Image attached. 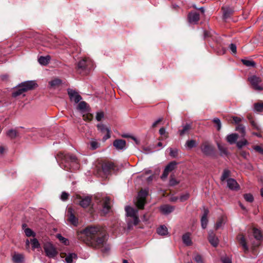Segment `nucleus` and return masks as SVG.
I'll use <instances>...</instances> for the list:
<instances>
[{"label": "nucleus", "mask_w": 263, "mask_h": 263, "mask_svg": "<svg viewBox=\"0 0 263 263\" xmlns=\"http://www.w3.org/2000/svg\"><path fill=\"white\" fill-rule=\"evenodd\" d=\"M77 239L88 246L97 249H101L103 252L110 250L106 244L107 239L105 230L100 226H90L77 233Z\"/></svg>", "instance_id": "nucleus-1"}, {"label": "nucleus", "mask_w": 263, "mask_h": 263, "mask_svg": "<svg viewBox=\"0 0 263 263\" xmlns=\"http://www.w3.org/2000/svg\"><path fill=\"white\" fill-rule=\"evenodd\" d=\"M36 85V84L33 81H28L23 82L16 86L13 90L12 96L14 98L21 95H23V96H24L25 92L28 90L32 89Z\"/></svg>", "instance_id": "nucleus-2"}, {"label": "nucleus", "mask_w": 263, "mask_h": 263, "mask_svg": "<svg viewBox=\"0 0 263 263\" xmlns=\"http://www.w3.org/2000/svg\"><path fill=\"white\" fill-rule=\"evenodd\" d=\"M93 63L88 58H84L79 61L77 66V71L81 74H87L93 69Z\"/></svg>", "instance_id": "nucleus-3"}, {"label": "nucleus", "mask_w": 263, "mask_h": 263, "mask_svg": "<svg viewBox=\"0 0 263 263\" xmlns=\"http://www.w3.org/2000/svg\"><path fill=\"white\" fill-rule=\"evenodd\" d=\"M98 205L101 215L105 216L111 212L110 199L108 197L103 198Z\"/></svg>", "instance_id": "nucleus-4"}, {"label": "nucleus", "mask_w": 263, "mask_h": 263, "mask_svg": "<svg viewBox=\"0 0 263 263\" xmlns=\"http://www.w3.org/2000/svg\"><path fill=\"white\" fill-rule=\"evenodd\" d=\"M148 195L147 190H141L138 193L136 205L140 209H143L145 203L146 198Z\"/></svg>", "instance_id": "nucleus-5"}, {"label": "nucleus", "mask_w": 263, "mask_h": 263, "mask_svg": "<svg viewBox=\"0 0 263 263\" xmlns=\"http://www.w3.org/2000/svg\"><path fill=\"white\" fill-rule=\"evenodd\" d=\"M101 168L102 172L104 175H108L111 171L116 170V166L111 161L103 162L100 167Z\"/></svg>", "instance_id": "nucleus-6"}, {"label": "nucleus", "mask_w": 263, "mask_h": 263, "mask_svg": "<svg viewBox=\"0 0 263 263\" xmlns=\"http://www.w3.org/2000/svg\"><path fill=\"white\" fill-rule=\"evenodd\" d=\"M44 249L46 256L49 258H54L58 254L56 249L50 242L45 243L44 245Z\"/></svg>", "instance_id": "nucleus-7"}, {"label": "nucleus", "mask_w": 263, "mask_h": 263, "mask_svg": "<svg viewBox=\"0 0 263 263\" xmlns=\"http://www.w3.org/2000/svg\"><path fill=\"white\" fill-rule=\"evenodd\" d=\"M200 149L203 154L206 156H211L214 153L213 146L208 141H205L201 144Z\"/></svg>", "instance_id": "nucleus-8"}, {"label": "nucleus", "mask_w": 263, "mask_h": 263, "mask_svg": "<svg viewBox=\"0 0 263 263\" xmlns=\"http://www.w3.org/2000/svg\"><path fill=\"white\" fill-rule=\"evenodd\" d=\"M248 79L255 90L258 91L263 90V86L260 85V83L261 82V78L256 76H252L249 78Z\"/></svg>", "instance_id": "nucleus-9"}, {"label": "nucleus", "mask_w": 263, "mask_h": 263, "mask_svg": "<svg viewBox=\"0 0 263 263\" xmlns=\"http://www.w3.org/2000/svg\"><path fill=\"white\" fill-rule=\"evenodd\" d=\"M63 161L78 164V159L76 156L70 154H64L60 153L58 155Z\"/></svg>", "instance_id": "nucleus-10"}, {"label": "nucleus", "mask_w": 263, "mask_h": 263, "mask_svg": "<svg viewBox=\"0 0 263 263\" xmlns=\"http://www.w3.org/2000/svg\"><path fill=\"white\" fill-rule=\"evenodd\" d=\"M67 216H68V220L74 226H77L78 224V219L74 214L73 209L69 207L67 209Z\"/></svg>", "instance_id": "nucleus-11"}, {"label": "nucleus", "mask_w": 263, "mask_h": 263, "mask_svg": "<svg viewBox=\"0 0 263 263\" xmlns=\"http://www.w3.org/2000/svg\"><path fill=\"white\" fill-rule=\"evenodd\" d=\"M98 129L102 133L105 134L103 137L104 140H106L110 137V130L105 125L103 124H98L97 125Z\"/></svg>", "instance_id": "nucleus-12"}, {"label": "nucleus", "mask_w": 263, "mask_h": 263, "mask_svg": "<svg viewBox=\"0 0 263 263\" xmlns=\"http://www.w3.org/2000/svg\"><path fill=\"white\" fill-rule=\"evenodd\" d=\"M187 19L190 23L196 24L200 19L199 14L195 11H191L187 15Z\"/></svg>", "instance_id": "nucleus-13"}, {"label": "nucleus", "mask_w": 263, "mask_h": 263, "mask_svg": "<svg viewBox=\"0 0 263 263\" xmlns=\"http://www.w3.org/2000/svg\"><path fill=\"white\" fill-rule=\"evenodd\" d=\"M67 91L70 100L74 101L76 103H78L82 99L81 96L75 90L68 89Z\"/></svg>", "instance_id": "nucleus-14"}, {"label": "nucleus", "mask_w": 263, "mask_h": 263, "mask_svg": "<svg viewBox=\"0 0 263 263\" xmlns=\"http://www.w3.org/2000/svg\"><path fill=\"white\" fill-rule=\"evenodd\" d=\"M237 239L239 244L242 246V249L245 253L249 251V247L247 245L246 239L243 235L240 234L237 236Z\"/></svg>", "instance_id": "nucleus-15"}, {"label": "nucleus", "mask_w": 263, "mask_h": 263, "mask_svg": "<svg viewBox=\"0 0 263 263\" xmlns=\"http://www.w3.org/2000/svg\"><path fill=\"white\" fill-rule=\"evenodd\" d=\"M79 198L80 199L79 204L82 208H86L90 205L92 200L90 196H86L83 198L79 196Z\"/></svg>", "instance_id": "nucleus-16"}, {"label": "nucleus", "mask_w": 263, "mask_h": 263, "mask_svg": "<svg viewBox=\"0 0 263 263\" xmlns=\"http://www.w3.org/2000/svg\"><path fill=\"white\" fill-rule=\"evenodd\" d=\"M208 239L210 243L213 247H216L218 246L219 243V240L218 238L216 236L214 232L212 231H210L209 232Z\"/></svg>", "instance_id": "nucleus-17"}, {"label": "nucleus", "mask_w": 263, "mask_h": 263, "mask_svg": "<svg viewBox=\"0 0 263 263\" xmlns=\"http://www.w3.org/2000/svg\"><path fill=\"white\" fill-rule=\"evenodd\" d=\"M227 186L232 190H238L239 189V185L237 181L233 178H229L227 180Z\"/></svg>", "instance_id": "nucleus-18"}, {"label": "nucleus", "mask_w": 263, "mask_h": 263, "mask_svg": "<svg viewBox=\"0 0 263 263\" xmlns=\"http://www.w3.org/2000/svg\"><path fill=\"white\" fill-rule=\"evenodd\" d=\"M222 10L223 11V18L224 20L230 17L234 12V10L229 7H222Z\"/></svg>", "instance_id": "nucleus-19"}, {"label": "nucleus", "mask_w": 263, "mask_h": 263, "mask_svg": "<svg viewBox=\"0 0 263 263\" xmlns=\"http://www.w3.org/2000/svg\"><path fill=\"white\" fill-rule=\"evenodd\" d=\"M113 145L118 149H123L125 147L126 142L122 139L115 140Z\"/></svg>", "instance_id": "nucleus-20"}, {"label": "nucleus", "mask_w": 263, "mask_h": 263, "mask_svg": "<svg viewBox=\"0 0 263 263\" xmlns=\"http://www.w3.org/2000/svg\"><path fill=\"white\" fill-rule=\"evenodd\" d=\"M78 258L77 255L74 253H69L65 255V261L67 263H73V260Z\"/></svg>", "instance_id": "nucleus-21"}, {"label": "nucleus", "mask_w": 263, "mask_h": 263, "mask_svg": "<svg viewBox=\"0 0 263 263\" xmlns=\"http://www.w3.org/2000/svg\"><path fill=\"white\" fill-rule=\"evenodd\" d=\"M174 210V207L168 204L163 205L160 207V211L164 214H168L172 212Z\"/></svg>", "instance_id": "nucleus-22"}, {"label": "nucleus", "mask_w": 263, "mask_h": 263, "mask_svg": "<svg viewBox=\"0 0 263 263\" xmlns=\"http://www.w3.org/2000/svg\"><path fill=\"white\" fill-rule=\"evenodd\" d=\"M192 129V125L190 124H186L182 126V129L179 130L178 133L180 136H183L185 134L189 133V131Z\"/></svg>", "instance_id": "nucleus-23"}, {"label": "nucleus", "mask_w": 263, "mask_h": 263, "mask_svg": "<svg viewBox=\"0 0 263 263\" xmlns=\"http://www.w3.org/2000/svg\"><path fill=\"white\" fill-rule=\"evenodd\" d=\"M125 210L127 216L132 217L138 215V210H135L129 206H126Z\"/></svg>", "instance_id": "nucleus-24"}, {"label": "nucleus", "mask_w": 263, "mask_h": 263, "mask_svg": "<svg viewBox=\"0 0 263 263\" xmlns=\"http://www.w3.org/2000/svg\"><path fill=\"white\" fill-rule=\"evenodd\" d=\"M238 138V135L237 134H232L228 135L226 139L228 142H229L230 144H232L235 143L236 140H237Z\"/></svg>", "instance_id": "nucleus-25"}, {"label": "nucleus", "mask_w": 263, "mask_h": 263, "mask_svg": "<svg viewBox=\"0 0 263 263\" xmlns=\"http://www.w3.org/2000/svg\"><path fill=\"white\" fill-rule=\"evenodd\" d=\"M191 234L186 233L182 236L183 242L186 246H189L192 244V241L191 239Z\"/></svg>", "instance_id": "nucleus-26"}, {"label": "nucleus", "mask_w": 263, "mask_h": 263, "mask_svg": "<svg viewBox=\"0 0 263 263\" xmlns=\"http://www.w3.org/2000/svg\"><path fill=\"white\" fill-rule=\"evenodd\" d=\"M157 233L161 236H166L168 235V230L164 225L160 226L157 230Z\"/></svg>", "instance_id": "nucleus-27"}, {"label": "nucleus", "mask_w": 263, "mask_h": 263, "mask_svg": "<svg viewBox=\"0 0 263 263\" xmlns=\"http://www.w3.org/2000/svg\"><path fill=\"white\" fill-rule=\"evenodd\" d=\"M24 256L22 254H14L12 256V260L14 263H21L24 261Z\"/></svg>", "instance_id": "nucleus-28"}, {"label": "nucleus", "mask_w": 263, "mask_h": 263, "mask_svg": "<svg viewBox=\"0 0 263 263\" xmlns=\"http://www.w3.org/2000/svg\"><path fill=\"white\" fill-rule=\"evenodd\" d=\"M253 233L254 238L258 241H260L262 239V235L260 230L254 228L253 229Z\"/></svg>", "instance_id": "nucleus-29"}, {"label": "nucleus", "mask_w": 263, "mask_h": 263, "mask_svg": "<svg viewBox=\"0 0 263 263\" xmlns=\"http://www.w3.org/2000/svg\"><path fill=\"white\" fill-rule=\"evenodd\" d=\"M88 106L87 104L84 102H80L77 106V109L82 112H85L88 110Z\"/></svg>", "instance_id": "nucleus-30"}, {"label": "nucleus", "mask_w": 263, "mask_h": 263, "mask_svg": "<svg viewBox=\"0 0 263 263\" xmlns=\"http://www.w3.org/2000/svg\"><path fill=\"white\" fill-rule=\"evenodd\" d=\"M50 60V57H43L41 56L38 59V62L39 63L43 65H46L49 63Z\"/></svg>", "instance_id": "nucleus-31"}, {"label": "nucleus", "mask_w": 263, "mask_h": 263, "mask_svg": "<svg viewBox=\"0 0 263 263\" xmlns=\"http://www.w3.org/2000/svg\"><path fill=\"white\" fill-rule=\"evenodd\" d=\"M235 130L236 131L239 132L240 134H241V137H243L246 135V130L245 126L242 124H238L237 125V126L235 128Z\"/></svg>", "instance_id": "nucleus-32"}, {"label": "nucleus", "mask_w": 263, "mask_h": 263, "mask_svg": "<svg viewBox=\"0 0 263 263\" xmlns=\"http://www.w3.org/2000/svg\"><path fill=\"white\" fill-rule=\"evenodd\" d=\"M7 136L10 139H13L18 136V133L15 129H10L7 132Z\"/></svg>", "instance_id": "nucleus-33"}, {"label": "nucleus", "mask_w": 263, "mask_h": 263, "mask_svg": "<svg viewBox=\"0 0 263 263\" xmlns=\"http://www.w3.org/2000/svg\"><path fill=\"white\" fill-rule=\"evenodd\" d=\"M177 164V163L175 161H172L170 162L165 167V169H166L167 171H168L170 172H172L175 168L176 167V165Z\"/></svg>", "instance_id": "nucleus-34"}, {"label": "nucleus", "mask_w": 263, "mask_h": 263, "mask_svg": "<svg viewBox=\"0 0 263 263\" xmlns=\"http://www.w3.org/2000/svg\"><path fill=\"white\" fill-rule=\"evenodd\" d=\"M197 144L195 140H189L186 141L185 146H186L189 149H191L193 147H195L197 146Z\"/></svg>", "instance_id": "nucleus-35"}, {"label": "nucleus", "mask_w": 263, "mask_h": 263, "mask_svg": "<svg viewBox=\"0 0 263 263\" xmlns=\"http://www.w3.org/2000/svg\"><path fill=\"white\" fill-rule=\"evenodd\" d=\"M241 62L243 65L247 67H255L256 65V63L253 60L242 59Z\"/></svg>", "instance_id": "nucleus-36"}, {"label": "nucleus", "mask_w": 263, "mask_h": 263, "mask_svg": "<svg viewBox=\"0 0 263 263\" xmlns=\"http://www.w3.org/2000/svg\"><path fill=\"white\" fill-rule=\"evenodd\" d=\"M49 85L52 87H58L62 83V81L59 79H55L49 82Z\"/></svg>", "instance_id": "nucleus-37"}, {"label": "nucleus", "mask_w": 263, "mask_h": 263, "mask_svg": "<svg viewBox=\"0 0 263 263\" xmlns=\"http://www.w3.org/2000/svg\"><path fill=\"white\" fill-rule=\"evenodd\" d=\"M254 109L257 112L263 111V103H256L254 104Z\"/></svg>", "instance_id": "nucleus-38"}, {"label": "nucleus", "mask_w": 263, "mask_h": 263, "mask_svg": "<svg viewBox=\"0 0 263 263\" xmlns=\"http://www.w3.org/2000/svg\"><path fill=\"white\" fill-rule=\"evenodd\" d=\"M57 237L59 239V240L63 244L65 245H69V240L63 237L61 234H58L57 235Z\"/></svg>", "instance_id": "nucleus-39"}, {"label": "nucleus", "mask_w": 263, "mask_h": 263, "mask_svg": "<svg viewBox=\"0 0 263 263\" xmlns=\"http://www.w3.org/2000/svg\"><path fill=\"white\" fill-rule=\"evenodd\" d=\"M217 146L218 148V149L219 150L220 152L221 155H227L228 154V151L226 147L222 146V145L220 144H217Z\"/></svg>", "instance_id": "nucleus-40"}, {"label": "nucleus", "mask_w": 263, "mask_h": 263, "mask_svg": "<svg viewBox=\"0 0 263 263\" xmlns=\"http://www.w3.org/2000/svg\"><path fill=\"white\" fill-rule=\"evenodd\" d=\"M230 174V172L228 170H224L223 172V173L221 176L220 179L221 181H223L227 178H228Z\"/></svg>", "instance_id": "nucleus-41"}, {"label": "nucleus", "mask_w": 263, "mask_h": 263, "mask_svg": "<svg viewBox=\"0 0 263 263\" xmlns=\"http://www.w3.org/2000/svg\"><path fill=\"white\" fill-rule=\"evenodd\" d=\"M213 122L215 124L217 130H220L221 127V123L220 119L218 118H215L213 119Z\"/></svg>", "instance_id": "nucleus-42"}, {"label": "nucleus", "mask_w": 263, "mask_h": 263, "mask_svg": "<svg viewBox=\"0 0 263 263\" xmlns=\"http://www.w3.org/2000/svg\"><path fill=\"white\" fill-rule=\"evenodd\" d=\"M24 232L25 233L27 237L33 236L34 237L35 236V233L30 228H26L25 229Z\"/></svg>", "instance_id": "nucleus-43"}, {"label": "nucleus", "mask_w": 263, "mask_h": 263, "mask_svg": "<svg viewBox=\"0 0 263 263\" xmlns=\"http://www.w3.org/2000/svg\"><path fill=\"white\" fill-rule=\"evenodd\" d=\"M243 197L246 201L249 202H252L254 200V197L251 194H245L243 195Z\"/></svg>", "instance_id": "nucleus-44"}, {"label": "nucleus", "mask_w": 263, "mask_h": 263, "mask_svg": "<svg viewBox=\"0 0 263 263\" xmlns=\"http://www.w3.org/2000/svg\"><path fill=\"white\" fill-rule=\"evenodd\" d=\"M31 242L32 243V247L33 249L40 248V245L36 238H33L31 239Z\"/></svg>", "instance_id": "nucleus-45"}, {"label": "nucleus", "mask_w": 263, "mask_h": 263, "mask_svg": "<svg viewBox=\"0 0 263 263\" xmlns=\"http://www.w3.org/2000/svg\"><path fill=\"white\" fill-rule=\"evenodd\" d=\"M208 223V217H204L202 216V217L201 218V227L203 229H205L206 228Z\"/></svg>", "instance_id": "nucleus-46"}, {"label": "nucleus", "mask_w": 263, "mask_h": 263, "mask_svg": "<svg viewBox=\"0 0 263 263\" xmlns=\"http://www.w3.org/2000/svg\"><path fill=\"white\" fill-rule=\"evenodd\" d=\"M194 260L196 261V263H203L202 256L198 254H197L195 255Z\"/></svg>", "instance_id": "nucleus-47"}, {"label": "nucleus", "mask_w": 263, "mask_h": 263, "mask_svg": "<svg viewBox=\"0 0 263 263\" xmlns=\"http://www.w3.org/2000/svg\"><path fill=\"white\" fill-rule=\"evenodd\" d=\"M248 144V141L246 139H243L242 140L239 141L237 143V146L239 148H241L242 146L247 145Z\"/></svg>", "instance_id": "nucleus-48"}, {"label": "nucleus", "mask_w": 263, "mask_h": 263, "mask_svg": "<svg viewBox=\"0 0 263 263\" xmlns=\"http://www.w3.org/2000/svg\"><path fill=\"white\" fill-rule=\"evenodd\" d=\"M223 219L222 218H220L218 221H217L216 224H215V228L216 230H217L219 228H220L222 225L223 224Z\"/></svg>", "instance_id": "nucleus-49"}, {"label": "nucleus", "mask_w": 263, "mask_h": 263, "mask_svg": "<svg viewBox=\"0 0 263 263\" xmlns=\"http://www.w3.org/2000/svg\"><path fill=\"white\" fill-rule=\"evenodd\" d=\"M93 118V116L91 114H86L85 115H83V119L85 121H91Z\"/></svg>", "instance_id": "nucleus-50"}, {"label": "nucleus", "mask_w": 263, "mask_h": 263, "mask_svg": "<svg viewBox=\"0 0 263 263\" xmlns=\"http://www.w3.org/2000/svg\"><path fill=\"white\" fill-rule=\"evenodd\" d=\"M170 155L173 158L176 157L178 155V150L177 149L170 148Z\"/></svg>", "instance_id": "nucleus-51"}, {"label": "nucleus", "mask_w": 263, "mask_h": 263, "mask_svg": "<svg viewBox=\"0 0 263 263\" xmlns=\"http://www.w3.org/2000/svg\"><path fill=\"white\" fill-rule=\"evenodd\" d=\"M190 197V194L189 193H185L183 195H182L180 197V200L181 202H183L186 200H187Z\"/></svg>", "instance_id": "nucleus-52"}, {"label": "nucleus", "mask_w": 263, "mask_h": 263, "mask_svg": "<svg viewBox=\"0 0 263 263\" xmlns=\"http://www.w3.org/2000/svg\"><path fill=\"white\" fill-rule=\"evenodd\" d=\"M253 149L259 154L263 155V147L259 145L254 146Z\"/></svg>", "instance_id": "nucleus-53"}, {"label": "nucleus", "mask_w": 263, "mask_h": 263, "mask_svg": "<svg viewBox=\"0 0 263 263\" xmlns=\"http://www.w3.org/2000/svg\"><path fill=\"white\" fill-rule=\"evenodd\" d=\"M69 195L68 193L65 192H63L61 195V199L63 201H66L68 199Z\"/></svg>", "instance_id": "nucleus-54"}, {"label": "nucleus", "mask_w": 263, "mask_h": 263, "mask_svg": "<svg viewBox=\"0 0 263 263\" xmlns=\"http://www.w3.org/2000/svg\"><path fill=\"white\" fill-rule=\"evenodd\" d=\"M251 125L252 126V127H253L254 129L258 130V131H260L261 129L260 128V127L258 125V124L255 122L254 120H251Z\"/></svg>", "instance_id": "nucleus-55"}, {"label": "nucleus", "mask_w": 263, "mask_h": 263, "mask_svg": "<svg viewBox=\"0 0 263 263\" xmlns=\"http://www.w3.org/2000/svg\"><path fill=\"white\" fill-rule=\"evenodd\" d=\"M232 118L234 121V122L237 125L240 124V123L242 120V119L241 118L236 116H233L232 117Z\"/></svg>", "instance_id": "nucleus-56"}, {"label": "nucleus", "mask_w": 263, "mask_h": 263, "mask_svg": "<svg viewBox=\"0 0 263 263\" xmlns=\"http://www.w3.org/2000/svg\"><path fill=\"white\" fill-rule=\"evenodd\" d=\"M229 48L233 53L236 54L237 52V47L235 44L231 43L229 45Z\"/></svg>", "instance_id": "nucleus-57"}, {"label": "nucleus", "mask_w": 263, "mask_h": 263, "mask_svg": "<svg viewBox=\"0 0 263 263\" xmlns=\"http://www.w3.org/2000/svg\"><path fill=\"white\" fill-rule=\"evenodd\" d=\"M104 117V113L103 112H98L96 115V120L98 121H100Z\"/></svg>", "instance_id": "nucleus-58"}, {"label": "nucleus", "mask_w": 263, "mask_h": 263, "mask_svg": "<svg viewBox=\"0 0 263 263\" xmlns=\"http://www.w3.org/2000/svg\"><path fill=\"white\" fill-rule=\"evenodd\" d=\"M98 143L95 141H92L90 142V145L92 149H95L98 147Z\"/></svg>", "instance_id": "nucleus-59"}, {"label": "nucleus", "mask_w": 263, "mask_h": 263, "mask_svg": "<svg viewBox=\"0 0 263 263\" xmlns=\"http://www.w3.org/2000/svg\"><path fill=\"white\" fill-rule=\"evenodd\" d=\"M179 183V182L177 181L175 178L171 177L169 184L171 186H175Z\"/></svg>", "instance_id": "nucleus-60"}, {"label": "nucleus", "mask_w": 263, "mask_h": 263, "mask_svg": "<svg viewBox=\"0 0 263 263\" xmlns=\"http://www.w3.org/2000/svg\"><path fill=\"white\" fill-rule=\"evenodd\" d=\"M169 173H170V172L168 171H167L166 169L164 168L163 174H162V175L161 176V178L162 179H166Z\"/></svg>", "instance_id": "nucleus-61"}, {"label": "nucleus", "mask_w": 263, "mask_h": 263, "mask_svg": "<svg viewBox=\"0 0 263 263\" xmlns=\"http://www.w3.org/2000/svg\"><path fill=\"white\" fill-rule=\"evenodd\" d=\"M132 218H133L134 225H135V226L137 225L139 222V219L138 215H136L135 216L132 217Z\"/></svg>", "instance_id": "nucleus-62"}, {"label": "nucleus", "mask_w": 263, "mask_h": 263, "mask_svg": "<svg viewBox=\"0 0 263 263\" xmlns=\"http://www.w3.org/2000/svg\"><path fill=\"white\" fill-rule=\"evenodd\" d=\"M163 120V118H159L158 120H157L155 122H154L153 123V124H152V127L153 128H155L156 127L157 125L162 121Z\"/></svg>", "instance_id": "nucleus-63"}, {"label": "nucleus", "mask_w": 263, "mask_h": 263, "mask_svg": "<svg viewBox=\"0 0 263 263\" xmlns=\"http://www.w3.org/2000/svg\"><path fill=\"white\" fill-rule=\"evenodd\" d=\"M240 155L244 158L247 159L248 158V156H249V153L246 152L242 151V152H241Z\"/></svg>", "instance_id": "nucleus-64"}]
</instances>
